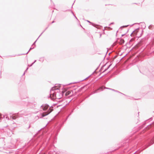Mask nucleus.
I'll use <instances>...</instances> for the list:
<instances>
[{"instance_id": "f257e3e1", "label": "nucleus", "mask_w": 154, "mask_h": 154, "mask_svg": "<svg viewBox=\"0 0 154 154\" xmlns=\"http://www.w3.org/2000/svg\"><path fill=\"white\" fill-rule=\"evenodd\" d=\"M59 94L60 95V96H58V95H56V93H53L50 95V97L53 100L56 99H59L62 98L63 96L62 94Z\"/></svg>"}, {"instance_id": "f03ea898", "label": "nucleus", "mask_w": 154, "mask_h": 154, "mask_svg": "<svg viewBox=\"0 0 154 154\" xmlns=\"http://www.w3.org/2000/svg\"><path fill=\"white\" fill-rule=\"evenodd\" d=\"M65 92H66L65 93L66 96H67L71 94L72 95V91H67L66 89H64L62 91V94H63Z\"/></svg>"}, {"instance_id": "7ed1b4c3", "label": "nucleus", "mask_w": 154, "mask_h": 154, "mask_svg": "<svg viewBox=\"0 0 154 154\" xmlns=\"http://www.w3.org/2000/svg\"><path fill=\"white\" fill-rule=\"evenodd\" d=\"M52 111V109H50L48 111L46 112H45L43 113L42 114V117H43L45 116L46 115H48Z\"/></svg>"}, {"instance_id": "20e7f679", "label": "nucleus", "mask_w": 154, "mask_h": 154, "mask_svg": "<svg viewBox=\"0 0 154 154\" xmlns=\"http://www.w3.org/2000/svg\"><path fill=\"white\" fill-rule=\"evenodd\" d=\"M138 32V30L137 29H136L134 30V31L131 34V36H134L136 35L137 34V33Z\"/></svg>"}, {"instance_id": "39448f33", "label": "nucleus", "mask_w": 154, "mask_h": 154, "mask_svg": "<svg viewBox=\"0 0 154 154\" xmlns=\"http://www.w3.org/2000/svg\"><path fill=\"white\" fill-rule=\"evenodd\" d=\"M42 107L44 110H46L48 109V105H45V106L43 105L42 106Z\"/></svg>"}, {"instance_id": "423d86ee", "label": "nucleus", "mask_w": 154, "mask_h": 154, "mask_svg": "<svg viewBox=\"0 0 154 154\" xmlns=\"http://www.w3.org/2000/svg\"><path fill=\"white\" fill-rule=\"evenodd\" d=\"M124 40L123 39H121L120 40L119 43L120 44L122 45L124 43Z\"/></svg>"}, {"instance_id": "0eeeda50", "label": "nucleus", "mask_w": 154, "mask_h": 154, "mask_svg": "<svg viewBox=\"0 0 154 154\" xmlns=\"http://www.w3.org/2000/svg\"><path fill=\"white\" fill-rule=\"evenodd\" d=\"M58 89V87H57V86H55L54 87H53L52 88V90H54L55 89Z\"/></svg>"}, {"instance_id": "6e6552de", "label": "nucleus", "mask_w": 154, "mask_h": 154, "mask_svg": "<svg viewBox=\"0 0 154 154\" xmlns=\"http://www.w3.org/2000/svg\"><path fill=\"white\" fill-rule=\"evenodd\" d=\"M103 87H101L100 88H99V89H98V90H103Z\"/></svg>"}, {"instance_id": "1a4fd4ad", "label": "nucleus", "mask_w": 154, "mask_h": 154, "mask_svg": "<svg viewBox=\"0 0 154 154\" xmlns=\"http://www.w3.org/2000/svg\"><path fill=\"white\" fill-rule=\"evenodd\" d=\"M16 116H13L12 117V119H15L16 118Z\"/></svg>"}, {"instance_id": "9d476101", "label": "nucleus", "mask_w": 154, "mask_h": 154, "mask_svg": "<svg viewBox=\"0 0 154 154\" xmlns=\"http://www.w3.org/2000/svg\"><path fill=\"white\" fill-rule=\"evenodd\" d=\"M61 94V93H58L57 95H58V96H60V94Z\"/></svg>"}, {"instance_id": "9b49d317", "label": "nucleus", "mask_w": 154, "mask_h": 154, "mask_svg": "<svg viewBox=\"0 0 154 154\" xmlns=\"http://www.w3.org/2000/svg\"><path fill=\"white\" fill-rule=\"evenodd\" d=\"M128 26V25H127V26H124L123 27H126Z\"/></svg>"}, {"instance_id": "f8f14e48", "label": "nucleus", "mask_w": 154, "mask_h": 154, "mask_svg": "<svg viewBox=\"0 0 154 154\" xmlns=\"http://www.w3.org/2000/svg\"><path fill=\"white\" fill-rule=\"evenodd\" d=\"M153 141V143H154V138L153 139V141Z\"/></svg>"}, {"instance_id": "ddd939ff", "label": "nucleus", "mask_w": 154, "mask_h": 154, "mask_svg": "<svg viewBox=\"0 0 154 154\" xmlns=\"http://www.w3.org/2000/svg\"><path fill=\"white\" fill-rule=\"evenodd\" d=\"M1 115L0 114V117H1Z\"/></svg>"}]
</instances>
